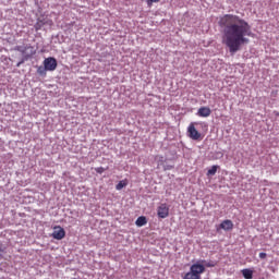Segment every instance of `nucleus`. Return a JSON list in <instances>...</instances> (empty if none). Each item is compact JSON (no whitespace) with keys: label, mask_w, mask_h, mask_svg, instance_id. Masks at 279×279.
<instances>
[{"label":"nucleus","mask_w":279,"mask_h":279,"mask_svg":"<svg viewBox=\"0 0 279 279\" xmlns=\"http://www.w3.org/2000/svg\"><path fill=\"white\" fill-rule=\"evenodd\" d=\"M16 51H20V53H23V56H25V53H27V51H29V54H27V58H32V56H34L36 53V50H34L33 46H26L24 48L21 46H17Z\"/></svg>","instance_id":"nucleus-7"},{"label":"nucleus","mask_w":279,"mask_h":279,"mask_svg":"<svg viewBox=\"0 0 279 279\" xmlns=\"http://www.w3.org/2000/svg\"><path fill=\"white\" fill-rule=\"evenodd\" d=\"M135 225L137 226V228H143V226H147V218L145 216H140L136 219Z\"/></svg>","instance_id":"nucleus-10"},{"label":"nucleus","mask_w":279,"mask_h":279,"mask_svg":"<svg viewBox=\"0 0 279 279\" xmlns=\"http://www.w3.org/2000/svg\"><path fill=\"white\" fill-rule=\"evenodd\" d=\"M201 124L202 123L199 122L190 123V125L187 126L189 138H191L192 141H202L204 138L202 133H199V131H197V128H195L196 125H201Z\"/></svg>","instance_id":"nucleus-3"},{"label":"nucleus","mask_w":279,"mask_h":279,"mask_svg":"<svg viewBox=\"0 0 279 279\" xmlns=\"http://www.w3.org/2000/svg\"><path fill=\"white\" fill-rule=\"evenodd\" d=\"M126 185H128V180H122L116 185V189L117 191H121L122 189H125Z\"/></svg>","instance_id":"nucleus-12"},{"label":"nucleus","mask_w":279,"mask_h":279,"mask_svg":"<svg viewBox=\"0 0 279 279\" xmlns=\"http://www.w3.org/2000/svg\"><path fill=\"white\" fill-rule=\"evenodd\" d=\"M160 0H147V4L151 5V3H158Z\"/></svg>","instance_id":"nucleus-17"},{"label":"nucleus","mask_w":279,"mask_h":279,"mask_svg":"<svg viewBox=\"0 0 279 279\" xmlns=\"http://www.w3.org/2000/svg\"><path fill=\"white\" fill-rule=\"evenodd\" d=\"M157 215L159 219H167L169 217V206L167 204H161L157 208Z\"/></svg>","instance_id":"nucleus-6"},{"label":"nucleus","mask_w":279,"mask_h":279,"mask_svg":"<svg viewBox=\"0 0 279 279\" xmlns=\"http://www.w3.org/2000/svg\"><path fill=\"white\" fill-rule=\"evenodd\" d=\"M44 69L45 71H56L58 69V60L53 57L46 58L44 60Z\"/></svg>","instance_id":"nucleus-4"},{"label":"nucleus","mask_w":279,"mask_h":279,"mask_svg":"<svg viewBox=\"0 0 279 279\" xmlns=\"http://www.w3.org/2000/svg\"><path fill=\"white\" fill-rule=\"evenodd\" d=\"M52 239H56L57 241H62L64 236H66V231H64V228L60 226H56L53 228V232L51 234Z\"/></svg>","instance_id":"nucleus-5"},{"label":"nucleus","mask_w":279,"mask_h":279,"mask_svg":"<svg viewBox=\"0 0 279 279\" xmlns=\"http://www.w3.org/2000/svg\"><path fill=\"white\" fill-rule=\"evenodd\" d=\"M222 28V45L229 48L230 53L241 51L243 45H248L252 36V26L239 15L226 14L219 20Z\"/></svg>","instance_id":"nucleus-1"},{"label":"nucleus","mask_w":279,"mask_h":279,"mask_svg":"<svg viewBox=\"0 0 279 279\" xmlns=\"http://www.w3.org/2000/svg\"><path fill=\"white\" fill-rule=\"evenodd\" d=\"M259 258H262V259L267 258V253H259Z\"/></svg>","instance_id":"nucleus-18"},{"label":"nucleus","mask_w":279,"mask_h":279,"mask_svg":"<svg viewBox=\"0 0 279 279\" xmlns=\"http://www.w3.org/2000/svg\"><path fill=\"white\" fill-rule=\"evenodd\" d=\"M213 111L208 107H201L197 111L198 117L207 118L210 117Z\"/></svg>","instance_id":"nucleus-8"},{"label":"nucleus","mask_w":279,"mask_h":279,"mask_svg":"<svg viewBox=\"0 0 279 279\" xmlns=\"http://www.w3.org/2000/svg\"><path fill=\"white\" fill-rule=\"evenodd\" d=\"M242 276L245 278V279H252L253 276H254V271L252 269H243L242 270Z\"/></svg>","instance_id":"nucleus-11"},{"label":"nucleus","mask_w":279,"mask_h":279,"mask_svg":"<svg viewBox=\"0 0 279 279\" xmlns=\"http://www.w3.org/2000/svg\"><path fill=\"white\" fill-rule=\"evenodd\" d=\"M220 230H232V228H234V223H232V220H223L221 223H220Z\"/></svg>","instance_id":"nucleus-9"},{"label":"nucleus","mask_w":279,"mask_h":279,"mask_svg":"<svg viewBox=\"0 0 279 279\" xmlns=\"http://www.w3.org/2000/svg\"><path fill=\"white\" fill-rule=\"evenodd\" d=\"M217 169H218L217 166H213V167L208 170L207 174H208V175H215V173H217Z\"/></svg>","instance_id":"nucleus-14"},{"label":"nucleus","mask_w":279,"mask_h":279,"mask_svg":"<svg viewBox=\"0 0 279 279\" xmlns=\"http://www.w3.org/2000/svg\"><path fill=\"white\" fill-rule=\"evenodd\" d=\"M44 26H45V22L37 21L36 24L34 25V28L36 32H40V29H43Z\"/></svg>","instance_id":"nucleus-13"},{"label":"nucleus","mask_w":279,"mask_h":279,"mask_svg":"<svg viewBox=\"0 0 279 279\" xmlns=\"http://www.w3.org/2000/svg\"><path fill=\"white\" fill-rule=\"evenodd\" d=\"M206 271V268L204 265L201 264H193L191 266L190 272H187L184 277V279H199V276Z\"/></svg>","instance_id":"nucleus-2"},{"label":"nucleus","mask_w":279,"mask_h":279,"mask_svg":"<svg viewBox=\"0 0 279 279\" xmlns=\"http://www.w3.org/2000/svg\"><path fill=\"white\" fill-rule=\"evenodd\" d=\"M106 169L104 167L96 168V173H104Z\"/></svg>","instance_id":"nucleus-16"},{"label":"nucleus","mask_w":279,"mask_h":279,"mask_svg":"<svg viewBox=\"0 0 279 279\" xmlns=\"http://www.w3.org/2000/svg\"><path fill=\"white\" fill-rule=\"evenodd\" d=\"M204 263V267H215V265H217L215 262H203Z\"/></svg>","instance_id":"nucleus-15"}]
</instances>
